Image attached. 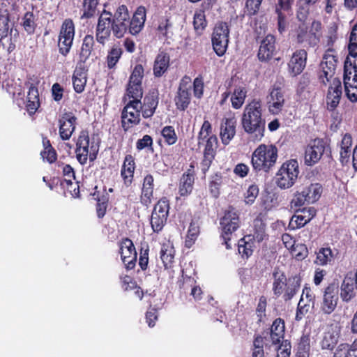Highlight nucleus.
Wrapping results in <instances>:
<instances>
[{"label": "nucleus", "instance_id": "obj_1", "mask_svg": "<svg viewBox=\"0 0 357 357\" xmlns=\"http://www.w3.org/2000/svg\"><path fill=\"white\" fill-rule=\"evenodd\" d=\"M244 131L252 135L255 141H260L264 135L265 121L262 119L261 105L253 100L244 108L241 118Z\"/></svg>", "mask_w": 357, "mask_h": 357}, {"label": "nucleus", "instance_id": "obj_2", "mask_svg": "<svg viewBox=\"0 0 357 357\" xmlns=\"http://www.w3.org/2000/svg\"><path fill=\"white\" fill-rule=\"evenodd\" d=\"M278 149L273 145H259L252 153L251 162L256 171L268 172L275 164Z\"/></svg>", "mask_w": 357, "mask_h": 357}, {"label": "nucleus", "instance_id": "obj_3", "mask_svg": "<svg viewBox=\"0 0 357 357\" xmlns=\"http://www.w3.org/2000/svg\"><path fill=\"white\" fill-rule=\"evenodd\" d=\"M322 186L319 183H306L298 188L291 199V207H301L305 204H313L318 201L322 194Z\"/></svg>", "mask_w": 357, "mask_h": 357}, {"label": "nucleus", "instance_id": "obj_4", "mask_svg": "<svg viewBox=\"0 0 357 357\" xmlns=\"http://www.w3.org/2000/svg\"><path fill=\"white\" fill-rule=\"evenodd\" d=\"M273 291L276 296L284 293V300H290L299 289L298 280L295 278L287 280L285 275L275 270L273 274Z\"/></svg>", "mask_w": 357, "mask_h": 357}, {"label": "nucleus", "instance_id": "obj_5", "mask_svg": "<svg viewBox=\"0 0 357 357\" xmlns=\"http://www.w3.org/2000/svg\"><path fill=\"white\" fill-rule=\"evenodd\" d=\"M321 36V23L313 21L310 30L308 31L304 25H300L296 29V39L298 44L307 48H314L318 46Z\"/></svg>", "mask_w": 357, "mask_h": 357}, {"label": "nucleus", "instance_id": "obj_6", "mask_svg": "<svg viewBox=\"0 0 357 357\" xmlns=\"http://www.w3.org/2000/svg\"><path fill=\"white\" fill-rule=\"evenodd\" d=\"M76 146V157L80 164H86L88 159L93 161L96 158L99 146L94 141H90L87 132H81Z\"/></svg>", "mask_w": 357, "mask_h": 357}, {"label": "nucleus", "instance_id": "obj_7", "mask_svg": "<svg viewBox=\"0 0 357 357\" xmlns=\"http://www.w3.org/2000/svg\"><path fill=\"white\" fill-rule=\"evenodd\" d=\"M299 174L298 163L296 160L284 162L275 175V183L281 189L292 187Z\"/></svg>", "mask_w": 357, "mask_h": 357}, {"label": "nucleus", "instance_id": "obj_8", "mask_svg": "<svg viewBox=\"0 0 357 357\" xmlns=\"http://www.w3.org/2000/svg\"><path fill=\"white\" fill-rule=\"evenodd\" d=\"M344 84L347 98L352 102L357 101V63L352 57L344 61Z\"/></svg>", "mask_w": 357, "mask_h": 357}, {"label": "nucleus", "instance_id": "obj_9", "mask_svg": "<svg viewBox=\"0 0 357 357\" xmlns=\"http://www.w3.org/2000/svg\"><path fill=\"white\" fill-rule=\"evenodd\" d=\"M124 107L122 114V126L125 130L137 125L140 121V112L142 109L141 98H131Z\"/></svg>", "mask_w": 357, "mask_h": 357}, {"label": "nucleus", "instance_id": "obj_10", "mask_svg": "<svg viewBox=\"0 0 357 357\" xmlns=\"http://www.w3.org/2000/svg\"><path fill=\"white\" fill-rule=\"evenodd\" d=\"M75 37V24L72 20L66 19L61 24L59 37V53L66 56L70 52Z\"/></svg>", "mask_w": 357, "mask_h": 357}, {"label": "nucleus", "instance_id": "obj_11", "mask_svg": "<svg viewBox=\"0 0 357 357\" xmlns=\"http://www.w3.org/2000/svg\"><path fill=\"white\" fill-rule=\"evenodd\" d=\"M222 238L227 249L231 248L229 241L231 239L232 234L239 227L238 215L233 208L228 210L221 220Z\"/></svg>", "mask_w": 357, "mask_h": 357}, {"label": "nucleus", "instance_id": "obj_12", "mask_svg": "<svg viewBox=\"0 0 357 357\" xmlns=\"http://www.w3.org/2000/svg\"><path fill=\"white\" fill-rule=\"evenodd\" d=\"M130 15L127 7L124 5L119 6L116 10L112 24V30L113 34L118 38L123 37L125 33L129 30Z\"/></svg>", "mask_w": 357, "mask_h": 357}, {"label": "nucleus", "instance_id": "obj_13", "mask_svg": "<svg viewBox=\"0 0 357 357\" xmlns=\"http://www.w3.org/2000/svg\"><path fill=\"white\" fill-rule=\"evenodd\" d=\"M339 300V287L337 284H330L324 290L323 300L321 303V310L323 313L329 314L336 308Z\"/></svg>", "mask_w": 357, "mask_h": 357}, {"label": "nucleus", "instance_id": "obj_14", "mask_svg": "<svg viewBox=\"0 0 357 357\" xmlns=\"http://www.w3.org/2000/svg\"><path fill=\"white\" fill-rule=\"evenodd\" d=\"M144 76V68L141 64L135 66L130 77L127 88L128 98H142L143 93L142 79Z\"/></svg>", "mask_w": 357, "mask_h": 357}, {"label": "nucleus", "instance_id": "obj_15", "mask_svg": "<svg viewBox=\"0 0 357 357\" xmlns=\"http://www.w3.org/2000/svg\"><path fill=\"white\" fill-rule=\"evenodd\" d=\"M324 151V142L319 139H314L305 149V164L307 166L315 165L321 159Z\"/></svg>", "mask_w": 357, "mask_h": 357}, {"label": "nucleus", "instance_id": "obj_16", "mask_svg": "<svg viewBox=\"0 0 357 357\" xmlns=\"http://www.w3.org/2000/svg\"><path fill=\"white\" fill-rule=\"evenodd\" d=\"M191 79L185 76L182 78L177 95L175 98L176 107L180 110H185L190 102Z\"/></svg>", "mask_w": 357, "mask_h": 357}, {"label": "nucleus", "instance_id": "obj_17", "mask_svg": "<svg viewBox=\"0 0 357 357\" xmlns=\"http://www.w3.org/2000/svg\"><path fill=\"white\" fill-rule=\"evenodd\" d=\"M285 103L284 93L280 87L273 86L269 91L266 98V104L269 112L273 114H279Z\"/></svg>", "mask_w": 357, "mask_h": 357}, {"label": "nucleus", "instance_id": "obj_18", "mask_svg": "<svg viewBox=\"0 0 357 357\" xmlns=\"http://www.w3.org/2000/svg\"><path fill=\"white\" fill-rule=\"evenodd\" d=\"M111 16L112 14L109 12L104 10L99 17L96 29V39L101 44H105L110 36L112 24Z\"/></svg>", "mask_w": 357, "mask_h": 357}, {"label": "nucleus", "instance_id": "obj_19", "mask_svg": "<svg viewBox=\"0 0 357 357\" xmlns=\"http://www.w3.org/2000/svg\"><path fill=\"white\" fill-rule=\"evenodd\" d=\"M121 259L127 269L135 267L137 261V252L131 240L126 238L120 245Z\"/></svg>", "mask_w": 357, "mask_h": 357}, {"label": "nucleus", "instance_id": "obj_20", "mask_svg": "<svg viewBox=\"0 0 357 357\" xmlns=\"http://www.w3.org/2000/svg\"><path fill=\"white\" fill-rule=\"evenodd\" d=\"M330 86L326 96L328 108L333 110L340 103L342 95V86L339 78H334L330 81Z\"/></svg>", "mask_w": 357, "mask_h": 357}, {"label": "nucleus", "instance_id": "obj_21", "mask_svg": "<svg viewBox=\"0 0 357 357\" xmlns=\"http://www.w3.org/2000/svg\"><path fill=\"white\" fill-rule=\"evenodd\" d=\"M307 57V53L304 49L294 52L288 63L289 71L292 75L296 76L303 72L306 66Z\"/></svg>", "mask_w": 357, "mask_h": 357}, {"label": "nucleus", "instance_id": "obj_22", "mask_svg": "<svg viewBox=\"0 0 357 357\" xmlns=\"http://www.w3.org/2000/svg\"><path fill=\"white\" fill-rule=\"evenodd\" d=\"M76 119L71 113L64 114L59 119V135L63 140H68L71 137L75 128Z\"/></svg>", "mask_w": 357, "mask_h": 357}, {"label": "nucleus", "instance_id": "obj_23", "mask_svg": "<svg viewBox=\"0 0 357 357\" xmlns=\"http://www.w3.org/2000/svg\"><path fill=\"white\" fill-rule=\"evenodd\" d=\"M275 38L268 34L261 42L258 52V58L261 61L270 60L275 53Z\"/></svg>", "mask_w": 357, "mask_h": 357}, {"label": "nucleus", "instance_id": "obj_24", "mask_svg": "<svg viewBox=\"0 0 357 357\" xmlns=\"http://www.w3.org/2000/svg\"><path fill=\"white\" fill-rule=\"evenodd\" d=\"M217 147V137L215 135L210 136L206 140V144L204 151V158L202 161V167L204 172L208 170L211 166L212 161L215 158Z\"/></svg>", "mask_w": 357, "mask_h": 357}, {"label": "nucleus", "instance_id": "obj_25", "mask_svg": "<svg viewBox=\"0 0 357 357\" xmlns=\"http://www.w3.org/2000/svg\"><path fill=\"white\" fill-rule=\"evenodd\" d=\"M146 21V9L139 7L134 13L132 19H129V33L132 35L138 34L143 29Z\"/></svg>", "mask_w": 357, "mask_h": 357}, {"label": "nucleus", "instance_id": "obj_26", "mask_svg": "<svg viewBox=\"0 0 357 357\" xmlns=\"http://www.w3.org/2000/svg\"><path fill=\"white\" fill-rule=\"evenodd\" d=\"M236 121L234 118L225 119L220 126V138L225 145L229 144L236 134Z\"/></svg>", "mask_w": 357, "mask_h": 357}, {"label": "nucleus", "instance_id": "obj_27", "mask_svg": "<svg viewBox=\"0 0 357 357\" xmlns=\"http://www.w3.org/2000/svg\"><path fill=\"white\" fill-rule=\"evenodd\" d=\"M284 322L281 319H275L271 328L270 338L272 344L276 346L280 344L284 338Z\"/></svg>", "mask_w": 357, "mask_h": 357}, {"label": "nucleus", "instance_id": "obj_28", "mask_svg": "<svg viewBox=\"0 0 357 357\" xmlns=\"http://www.w3.org/2000/svg\"><path fill=\"white\" fill-rule=\"evenodd\" d=\"M153 192V178L151 175H146L144 178L142 188L141 202L144 205L151 202Z\"/></svg>", "mask_w": 357, "mask_h": 357}, {"label": "nucleus", "instance_id": "obj_29", "mask_svg": "<svg viewBox=\"0 0 357 357\" xmlns=\"http://www.w3.org/2000/svg\"><path fill=\"white\" fill-rule=\"evenodd\" d=\"M135 169V161L132 155H128L125 158L121 169V176L126 184L132 182Z\"/></svg>", "mask_w": 357, "mask_h": 357}, {"label": "nucleus", "instance_id": "obj_30", "mask_svg": "<svg viewBox=\"0 0 357 357\" xmlns=\"http://www.w3.org/2000/svg\"><path fill=\"white\" fill-rule=\"evenodd\" d=\"M352 146V137L349 134H345L340 143V161L342 164H347L350 158L351 148Z\"/></svg>", "mask_w": 357, "mask_h": 357}, {"label": "nucleus", "instance_id": "obj_31", "mask_svg": "<svg viewBox=\"0 0 357 357\" xmlns=\"http://www.w3.org/2000/svg\"><path fill=\"white\" fill-rule=\"evenodd\" d=\"M94 40L93 36L87 35L84 38L79 56V63H84L89 58L93 50Z\"/></svg>", "mask_w": 357, "mask_h": 357}, {"label": "nucleus", "instance_id": "obj_32", "mask_svg": "<svg viewBox=\"0 0 357 357\" xmlns=\"http://www.w3.org/2000/svg\"><path fill=\"white\" fill-rule=\"evenodd\" d=\"M169 56L165 53H160L154 63L153 73L157 77L161 76L168 68Z\"/></svg>", "mask_w": 357, "mask_h": 357}, {"label": "nucleus", "instance_id": "obj_33", "mask_svg": "<svg viewBox=\"0 0 357 357\" xmlns=\"http://www.w3.org/2000/svg\"><path fill=\"white\" fill-rule=\"evenodd\" d=\"M194 175L188 172L184 174L180 180L178 192L181 196H188L193 188Z\"/></svg>", "mask_w": 357, "mask_h": 357}, {"label": "nucleus", "instance_id": "obj_34", "mask_svg": "<svg viewBox=\"0 0 357 357\" xmlns=\"http://www.w3.org/2000/svg\"><path fill=\"white\" fill-rule=\"evenodd\" d=\"M73 84L77 93H82L86 84V73L82 68L76 69L73 76Z\"/></svg>", "mask_w": 357, "mask_h": 357}, {"label": "nucleus", "instance_id": "obj_35", "mask_svg": "<svg viewBox=\"0 0 357 357\" xmlns=\"http://www.w3.org/2000/svg\"><path fill=\"white\" fill-rule=\"evenodd\" d=\"M175 250L170 243L162 245L160 250V258L165 268L171 267L174 262Z\"/></svg>", "mask_w": 357, "mask_h": 357}, {"label": "nucleus", "instance_id": "obj_36", "mask_svg": "<svg viewBox=\"0 0 357 357\" xmlns=\"http://www.w3.org/2000/svg\"><path fill=\"white\" fill-rule=\"evenodd\" d=\"M142 112L144 118H149L153 116L158 106V99L155 95L145 97Z\"/></svg>", "mask_w": 357, "mask_h": 357}, {"label": "nucleus", "instance_id": "obj_37", "mask_svg": "<svg viewBox=\"0 0 357 357\" xmlns=\"http://www.w3.org/2000/svg\"><path fill=\"white\" fill-rule=\"evenodd\" d=\"M354 279L352 277L344 278L341 286V296L344 301H349L354 295Z\"/></svg>", "mask_w": 357, "mask_h": 357}, {"label": "nucleus", "instance_id": "obj_38", "mask_svg": "<svg viewBox=\"0 0 357 357\" xmlns=\"http://www.w3.org/2000/svg\"><path fill=\"white\" fill-rule=\"evenodd\" d=\"M247 96V90L243 86H236L231 96V105L234 109L242 107Z\"/></svg>", "mask_w": 357, "mask_h": 357}, {"label": "nucleus", "instance_id": "obj_39", "mask_svg": "<svg viewBox=\"0 0 357 357\" xmlns=\"http://www.w3.org/2000/svg\"><path fill=\"white\" fill-rule=\"evenodd\" d=\"M199 234V225L197 220H192L189 226L186 235L185 245L190 248L195 243Z\"/></svg>", "mask_w": 357, "mask_h": 357}, {"label": "nucleus", "instance_id": "obj_40", "mask_svg": "<svg viewBox=\"0 0 357 357\" xmlns=\"http://www.w3.org/2000/svg\"><path fill=\"white\" fill-rule=\"evenodd\" d=\"M348 49L349 54L345 61H349V59L352 57L355 63H357V24L351 30Z\"/></svg>", "mask_w": 357, "mask_h": 357}, {"label": "nucleus", "instance_id": "obj_41", "mask_svg": "<svg viewBox=\"0 0 357 357\" xmlns=\"http://www.w3.org/2000/svg\"><path fill=\"white\" fill-rule=\"evenodd\" d=\"M238 252L243 257L248 258L253 252V243L250 236H245L238 241Z\"/></svg>", "mask_w": 357, "mask_h": 357}, {"label": "nucleus", "instance_id": "obj_42", "mask_svg": "<svg viewBox=\"0 0 357 357\" xmlns=\"http://www.w3.org/2000/svg\"><path fill=\"white\" fill-rule=\"evenodd\" d=\"M229 33L227 24L225 22H219L214 28L212 40H229Z\"/></svg>", "mask_w": 357, "mask_h": 357}, {"label": "nucleus", "instance_id": "obj_43", "mask_svg": "<svg viewBox=\"0 0 357 357\" xmlns=\"http://www.w3.org/2000/svg\"><path fill=\"white\" fill-rule=\"evenodd\" d=\"M335 71V69L328 68L321 62L319 70V81L323 84L326 85L327 83H328L330 81H332L333 79L335 78L334 77Z\"/></svg>", "mask_w": 357, "mask_h": 357}, {"label": "nucleus", "instance_id": "obj_44", "mask_svg": "<svg viewBox=\"0 0 357 357\" xmlns=\"http://www.w3.org/2000/svg\"><path fill=\"white\" fill-rule=\"evenodd\" d=\"M333 259L332 250L329 248H321L317 253V257L314 261L316 264L325 266L331 261Z\"/></svg>", "mask_w": 357, "mask_h": 357}, {"label": "nucleus", "instance_id": "obj_45", "mask_svg": "<svg viewBox=\"0 0 357 357\" xmlns=\"http://www.w3.org/2000/svg\"><path fill=\"white\" fill-rule=\"evenodd\" d=\"M39 107L38 91L35 87H31L28 93L27 110L29 113H34Z\"/></svg>", "mask_w": 357, "mask_h": 357}, {"label": "nucleus", "instance_id": "obj_46", "mask_svg": "<svg viewBox=\"0 0 357 357\" xmlns=\"http://www.w3.org/2000/svg\"><path fill=\"white\" fill-rule=\"evenodd\" d=\"M313 305L314 301H311L310 300L306 301L304 296L301 298L298 304L296 319L298 321L301 320L303 317L310 311Z\"/></svg>", "mask_w": 357, "mask_h": 357}, {"label": "nucleus", "instance_id": "obj_47", "mask_svg": "<svg viewBox=\"0 0 357 357\" xmlns=\"http://www.w3.org/2000/svg\"><path fill=\"white\" fill-rule=\"evenodd\" d=\"M333 357H357V354L351 345L341 344L336 349Z\"/></svg>", "mask_w": 357, "mask_h": 357}, {"label": "nucleus", "instance_id": "obj_48", "mask_svg": "<svg viewBox=\"0 0 357 357\" xmlns=\"http://www.w3.org/2000/svg\"><path fill=\"white\" fill-rule=\"evenodd\" d=\"M194 28L197 32H202L206 26V20L204 10H198L194 15Z\"/></svg>", "mask_w": 357, "mask_h": 357}, {"label": "nucleus", "instance_id": "obj_49", "mask_svg": "<svg viewBox=\"0 0 357 357\" xmlns=\"http://www.w3.org/2000/svg\"><path fill=\"white\" fill-rule=\"evenodd\" d=\"M98 0H84L82 18H89L94 15Z\"/></svg>", "mask_w": 357, "mask_h": 357}, {"label": "nucleus", "instance_id": "obj_50", "mask_svg": "<svg viewBox=\"0 0 357 357\" xmlns=\"http://www.w3.org/2000/svg\"><path fill=\"white\" fill-rule=\"evenodd\" d=\"M169 208V206L167 199L166 198H162L155 204L152 213L167 218Z\"/></svg>", "mask_w": 357, "mask_h": 357}, {"label": "nucleus", "instance_id": "obj_51", "mask_svg": "<svg viewBox=\"0 0 357 357\" xmlns=\"http://www.w3.org/2000/svg\"><path fill=\"white\" fill-rule=\"evenodd\" d=\"M22 25L28 33H33L36 28L35 17L33 13L27 12L22 19Z\"/></svg>", "mask_w": 357, "mask_h": 357}, {"label": "nucleus", "instance_id": "obj_52", "mask_svg": "<svg viewBox=\"0 0 357 357\" xmlns=\"http://www.w3.org/2000/svg\"><path fill=\"white\" fill-rule=\"evenodd\" d=\"M122 54V50L120 47H113L109 52L107 58V66L112 68L119 61Z\"/></svg>", "mask_w": 357, "mask_h": 357}, {"label": "nucleus", "instance_id": "obj_53", "mask_svg": "<svg viewBox=\"0 0 357 357\" xmlns=\"http://www.w3.org/2000/svg\"><path fill=\"white\" fill-rule=\"evenodd\" d=\"M43 145L45 146L44 151L41 152V156L50 163H52L56 159V155L54 150L52 148L48 140H43Z\"/></svg>", "mask_w": 357, "mask_h": 357}, {"label": "nucleus", "instance_id": "obj_54", "mask_svg": "<svg viewBox=\"0 0 357 357\" xmlns=\"http://www.w3.org/2000/svg\"><path fill=\"white\" fill-rule=\"evenodd\" d=\"M321 63H323L324 66L335 70L337 66V58L333 50L328 49L325 52Z\"/></svg>", "mask_w": 357, "mask_h": 357}, {"label": "nucleus", "instance_id": "obj_55", "mask_svg": "<svg viewBox=\"0 0 357 357\" xmlns=\"http://www.w3.org/2000/svg\"><path fill=\"white\" fill-rule=\"evenodd\" d=\"M337 342L335 335L329 332L325 333L324 337L321 342V345L324 349H332Z\"/></svg>", "mask_w": 357, "mask_h": 357}, {"label": "nucleus", "instance_id": "obj_56", "mask_svg": "<svg viewBox=\"0 0 357 357\" xmlns=\"http://www.w3.org/2000/svg\"><path fill=\"white\" fill-rule=\"evenodd\" d=\"M212 126L208 120H205L202 126L200 131L198 134V143L201 144L202 141L208 139L212 135Z\"/></svg>", "mask_w": 357, "mask_h": 357}, {"label": "nucleus", "instance_id": "obj_57", "mask_svg": "<svg viewBox=\"0 0 357 357\" xmlns=\"http://www.w3.org/2000/svg\"><path fill=\"white\" fill-rule=\"evenodd\" d=\"M292 255L298 260H302L308 255V250L305 244H298L291 250Z\"/></svg>", "mask_w": 357, "mask_h": 357}, {"label": "nucleus", "instance_id": "obj_58", "mask_svg": "<svg viewBox=\"0 0 357 357\" xmlns=\"http://www.w3.org/2000/svg\"><path fill=\"white\" fill-rule=\"evenodd\" d=\"M259 195V188L256 185H251L245 193V202L246 204H252Z\"/></svg>", "mask_w": 357, "mask_h": 357}, {"label": "nucleus", "instance_id": "obj_59", "mask_svg": "<svg viewBox=\"0 0 357 357\" xmlns=\"http://www.w3.org/2000/svg\"><path fill=\"white\" fill-rule=\"evenodd\" d=\"M167 218L164 216L157 215L156 214L152 213L151 224L154 231H160L164 227Z\"/></svg>", "mask_w": 357, "mask_h": 357}, {"label": "nucleus", "instance_id": "obj_60", "mask_svg": "<svg viewBox=\"0 0 357 357\" xmlns=\"http://www.w3.org/2000/svg\"><path fill=\"white\" fill-rule=\"evenodd\" d=\"M162 135L165 142L169 145L174 144L176 142V135L174 129L171 126L165 127L162 130Z\"/></svg>", "mask_w": 357, "mask_h": 357}, {"label": "nucleus", "instance_id": "obj_61", "mask_svg": "<svg viewBox=\"0 0 357 357\" xmlns=\"http://www.w3.org/2000/svg\"><path fill=\"white\" fill-rule=\"evenodd\" d=\"M310 340L309 336L303 335L301 337L298 343V355H302L303 357H307V352L310 349Z\"/></svg>", "mask_w": 357, "mask_h": 357}, {"label": "nucleus", "instance_id": "obj_62", "mask_svg": "<svg viewBox=\"0 0 357 357\" xmlns=\"http://www.w3.org/2000/svg\"><path fill=\"white\" fill-rule=\"evenodd\" d=\"M298 10H297V18L301 22H304L307 20L309 14V6L305 3H301V1L298 0L297 2Z\"/></svg>", "mask_w": 357, "mask_h": 357}, {"label": "nucleus", "instance_id": "obj_63", "mask_svg": "<svg viewBox=\"0 0 357 357\" xmlns=\"http://www.w3.org/2000/svg\"><path fill=\"white\" fill-rule=\"evenodd\" d=\"M262 0H246L245 8L248 15H253L257 13Z\"/></svg>", "mask_w": 357, "mask_h": 357}, {"label": "nucleus", "instance_id": "obj_64", "mask_svg": "<svg viewBox=\"0 0 357 357\" xmlns=\"http://www.w3.org/2000/svg\"><path fill=\"white\" fill-rule=\"evenodd\" d=\"M229 40H212L214 51L218 56H222L227 48Z\"/></svg>", "mask_w": 357, "mask_h": 357}]
</instances>
